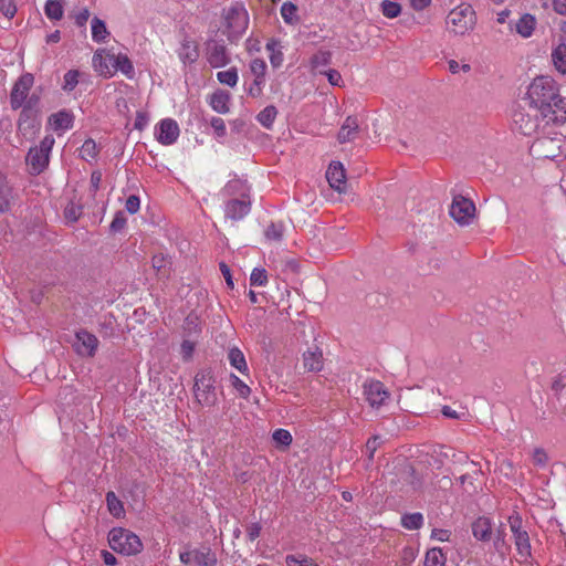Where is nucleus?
I'll return each instance as SVG.
<instances>
[{
	"label": "nucleus",
	"mask_w": 566,
	"mask_h": 566,
	"mask_svg": "<svg viewBox=\"0 0 566 566\" xmlns=\"http://www.w3.org/2000/svg\"><path fill=\"white\" fill-rule=\"evenodd\" d=\"M525 103L538 108L542 120L547 124H563L566 120V101L560 97L558 85L546 75L535 77L530 84Z\"/></svg>",
	"instance_id": "f257e3e1"
},
{
	"label": "nucleus",
	"mask_w": 566,
	"mask_h": 566,
	"mask_svg": "<svg viewBox=\"0 0 566 566\" xmlns=\"http://www.w3.org/2000/svg\"><path fill=\"white\" fill-rule=\"evenodd\" d=\"M386 481L391 485V492L411 493L420 490L421 479L417 469L406 459H399L391 471L386 474Z\"/></svg>",
	"instance_id": "f03ea898"
},
{
	"label": "nucleus",
	"mask_w": 566,
	"mask_h": 566,
	"mask_svg": "<svg viewBox=\"0 0 566 566\" xmlns=\"http://www.w3.org/2000/svg\"><path fill=\"white\" fill-rule=\"evenodd\" d=\"M108 544L114 552L126 556L137 555L143 551L140 538L135 533L122 527H114L109 531Z\"/></svg>",
	"instance_id": "7ed1b4c3"
},
{
	"label": "nucleus",
	"mask_w": 566,
	"mask_h": 566,
	"mask_svg": "<svg viewBox=\"0 0 566 566\" xmlns=\"http://www.w3.org/2000/svg\"><path fill=\"white\" fill-rule=\"evenodd\" d=\"M223 19L231 42L239 40L248 29L249 15L242 3L237 2L224 8Z\"/></svg>",
	"instance_id": "20e7f679"
},
{
	"label": "nucleus",
	"mask_w": 566,
	"mask_h": 566,
	"mask_svg": "<svg viewBox=\"0 0 566 566\" xmlns=\"http://www.w3.org/2000/svg\"><path fill=\"white\" fill-rule=\"evenodd\" d=\"M446 23L454 34L464 35L474 29L476 15L470 4L461 3L449 12Z\"/></svg>",
	"instance_id": "39448f33"
},
{
	"label": "nucleus",
	"mask_w": 566,
	"mask_h": 566,
	"mask_svg": "<svg viewBox=\"0 0 566 566\" xmlns=\"http://www.w3.org/2000/svg\"><path fill=\"white\" fill-rule=\"evenodd\" d=\"M514 129L525 136L537 132L542 120L541 112L534 106L524 103L520 104L512 114Z\"/></svg>",
	"instance_id": "423d86ee"
},
{
	"label": "nucleus",
	"mask_w": 566,
	"mask_h": 566,
	"mask_svg": "<svg viewBox=\"0 0 566 566\" xmlns=\"http://www.w3.org/2000/svg\"><path fill=\"white\" fill-rule=\"evenodd\" d=\"M216 379L210 370H201L195 377L193 392L201 406L213 407L218 402Z\"/></svg>",
	"instance_id": "0eeeda50"
},
{
	"label": "nucleus",
	"mask_w": 566,
	"mask_h": 566,
	"mask_svg": "<svg viewBox=\"0 0 566 566\" xmlns=\"http://www.w3.org/2000/svg\"><path fill=\"white\" fill-rule=\"evenodd\" d=\"M53 145L54 138L48 135L41 140L40 146L30 148L25 161L32 175H39L48 167Z\"/></svg>",
	"instance_id": "6e6552de"
},
{
	"label": "nucleus",
	"mask_w": 566,
	"mask_h": 566,
	"mask_svg": "<svg viewBox=\"0 0 566 566\" xmlns=\"http://www.w3.org/2000/svg\"><path fill=\"white\" fill-rule=\"evenodd\" d=\"M443 455L447 459H450L453 465H463L467 468V471H472V473L478 474L479 471V464L474 461H471L467 453L462 451H453L449 449L446 452H437L434 451L432 454H427L426 462L432 467V469H440L442 465V461L439 459V457Z\"/></svg>",
	"instance_id": "1a4fd4ad"
},
{
	"label": "nucleus",
	"mask_w": 566,
	"mask_h": 566,
	"mask_svg": "<svg viewBox=\"0 0 566 566\" xmlns=\"http://www.w3.org/2000/svg\"><path fill=\"white\" fill-rule=\"evenodd\" d=\"M510 530L513 534L514 544L518 554L523 557L531 556V541L527 531L523 527L521 515L514 511L507 518Z\"/></svg>",
	"instance_id": "9d476101"
},
{
	"label": "nucleus",
	"mask_w": 566,
	"mask_h": 566,
	"mask_svg": "<svg viewBox=\"0 0 566 566\" xmlns=\"http://www.w3.org/2000/svg\"><path fill=\"white\" fill-rule=\"evenodd\" d=\"M475 205L472 200L458 195L450 206V216L460 226H469L475 216Z\"/></svg>",
	"instance_id": "9b49d317"
},
{
	"label": "nucleus",
	"mask_w": 566,
	"mask_h": 566,
	"mask_svg": "<svg viewBox=\"0 0 566 566\" xmlns=\"http://www.w3.org/2000/svg\"><path fill=\"white\" fill-rule=\"evenodd\" d=\"M38 102L39 97L32 94L31 96H28L25 103L22 106L23 108L18 120V129L23 135H27L28 133H34L40 127V123L36 120L33 113V108L36 106Z\"/></svg>",
	"instance_id": "f8f14e48"
},
{
	"label": "nucleus",
	"mask_w": 566,
	"mask_h": 566,
	"mask_svg": "<svg viewBox=\"0 0 566 566\" xmlns=\"http://www.w3.org/2000/svg\"><path fill=\"white\" fill-rule=\"evenodd\" d=\"M33 84L34 76L31 73H24L15 81L10 93V105L12 109H19L23 106Z\"/></svg>",
	"instance_id": "ddd939ff"
},
{
	"label": "nucleus",
	"mask_w": 566,
	"mask_h": 566,
	"mask_svg": "<svg viewBox=\"0 0 566 566\" xmlns=\"http://www.w3.org/2000/svg\"><path fill=\"white\" fill-rule=\"evenodd\" d=\"M180 562L193 566H216L217 556L209 547L195 548L180 553Z\"/></svg>",
	"instance_id": "4468645a"
},
{
	"label": "nucleus",
	"mask_w": 566,
	"mask_h": 566,
	"mask_svg": "<svg viewBox=\"0 0 566 566\" xmlns=\"http://www.w3.org/2000/svg\"><path fill=\"white\" fill-rule=\"evenodd\" d=\"M484 484L483 474L481 468H479L478 474L472 471H465L461 474L455 483L454 492H461L467 495H475L482 491Z\"/></svg>",
	"instance_id": "2eb2a0df"
},
{
	"label": "nucleus",
	"mask_w": 566,
	"mask_h": 566,
	"mask_svg": "<svg viewBox=\"0 0 566 566\" xmlns=\"http://www.w3.org/2000/svg\"><path fill=\"white\" fill-rule=\"evenodd\" d=\"M366 401L371 408H379L389 399L390 394L379 380H367L363 386Z\"/></svg>",
	"instance_id": "dca6fc26"
},
{
	"label": "nucleus",
	"mask_w": 566,
	"mask_h": 566,
	"mask_svg": "<svg viewBox=\"0 0 566 566\" xmlns=\"http://www.w3.org/2000/svg\"><path fill=\"white\" fill-rule=\"evenodd\" d=\"M98 344L99 342L94 334L81 329L75 334L73 347L80 356L93 357L97 350Z\"/></svg>",
	"instance_id": "f3484780"
},
{
	"label": "nucleus",
	"mask_w": 566,
	"mask_h": 566,
	"mask_svg": "<svg viewBox=\"0 0 566 566\" xmlns=\"http://www.w3.org/2000/svg\"><path fill=\"white\" fill-rule=\"evenodd\" d=\"M251 210L250 197L230 198L224 205V216L228 219L238 221L243 219Z\"/></svg>",
	"instance_id": "a211bd4d"
},
{
	"label": "nucleus",
	"mask_w": 566,
	"mask_h": 566,
	"mask_svg": "<svg viewBox=\"0 0 566 566\" xmlns=\"http://www.w3.org/2000/svg\"><path fill=\"white\" fill-rule=\"evenodd\" d=\"M179 126L171 118L163 119L156 130L157 140L163 145H172L179 137Z\"/></svg>",
	"instance_id": "6ab92c4d"
},
{
	"label": "nucleus",
	"mask_w": 566,
	"mask_h": 566,
	"mask_svg": "<svg viewBox=\"0 0 566 566\" xmlns=\"http://www.w3.org/2000/svg\"><path fill=\"white\" fill-rule=\"evenodd\" d=\"M207 60L214 69L226 66L230 62L226 46L216 41L208 44Z\"/></svg>",
	"instance_id": "aec40b11"
},
{
	"label": "nucleus",
	"mask_w": 566,
	"mask_h": 566,
	"mask_svg": "<svg viewBox=\"0 0 566 566\" xmlns=\"http://www.w3.org/2000/svg\"><path fill=\"white\" fill-rule=\"evenodd\" d=\"M326 179L329 186L338 192H344L346 188V174L343 165L334 161L326 171Z\"/></svg>",
	"instance_id": "412c9836"
},
{
	"label": "nucleus",
	"mask_w": 566,
	"mask_h": 566,
	"mask_svg": "<svg viewBox=\"0 0 566 566\" xmlns=\"http://www.w3.org/2000/svg\"><path fill=\"white\" fill-rule=\"evenodd\" d=\"M472 535L476 541L490 542L493 534L492 518L489 516H479L472 524Z\"/></svg>",
	"instance_id": "4be33fe9"
},
{
	"label": "nucleus",
	"mask_w": 566,
	"mask_h": 566,
	"mask_svg": "<svg viewBox=\"0 0 566 566\" xmlns=\"http://www.w3.org/2000/svg\"><path fill=\"white\" fill-rule=\"evenodd\" d=\"M558 140L553 138H539L534 142L531 150L539 157L544 158H555L559 154V145H557Z\"/></svg>",
	"instance_id": "5701e85b"
},
{
	"label": "nucleus",
	"mask_w": 566,
	"mask_h": 566,
	"mask_svg": "<svg viewBox=\"0 0 566 566\" xmlns=\"http://www.w3.org/2000/svg\"><path fill=\"white\" fill-rule=\"evenodd\" d=\"M359 130V124L357 117L348 116L339 128L337 139L340 144H345L354 140Z\"/></svg>",
	"instance_id": "b1692460"
},
{
	"label": "nucleus",
	"mask_w": 566,
	"mask_h": 566,
	"mask_svg": "<svg viewBox=\"0 0 566 566\" xmlns=\"http://www.w3.org/2000/svg\"><path fill=\"white\" fill-rule=\"evenodd\" d=\"M108 62L112 64L113 67V74L116 71H120L123 74H125L128 78H133L135 71L133 63L125 54H108Z\"/></svg>",
	"instance_id": "393cba45"
},
{
	"label": "nucleus",
	"mask_w": 566,
	"mask_h": 566,
	"mask_svg": "<svg viewBox=\"0 0 566 566\" xmlns=\"http://www.w3.org/2000/svg\"><path fill=\"white\" fill-rule=\"evenodd\" d=\"M221 193L224 197H229V199L250 197L249 187L245 184V181L241 179L229 180L227 185L223 187Z\"/></svg>",
	"instance_id": "a878e982"
},
{
	"label": "nucleus",
	"mask_w": 566,
	"mask_h": 566,
	"mask_svg": "<svg viewBox=\"0 0 566 566\" xmlns=\"http://www.w3.org/2000/svg\"><path fill=\"white\" fill-rule=\"evenodd\" d=\"M303 366L307 371H319L323 368V354L317 347L310 348L303 354Z\"/></svg>",
	"instance_id": "bb28decb"
},
{
	"label": "nucleus",
	"mask_w": 566,
	"mask_h": 566,
	"mask_svg": "<svg viewBox=\"0 0 566 566\" xmlns=\"http://www.w3.org/2000/svg\"><path fill=\"white\" fill-rule=\"evenodd\" d=\"M536 19L533 14L524 13L516 21L515 31L524 39L531 38L536 28Z\"/></svg>",
	"instance_id": "cd10ccee"
},
{
	"label": "nucleus",
	"mask_w": 566,
	"mask_h": 566,
	"mask_svg": "<svg viewBox=\"0 0 566 566\" xmlns=\"http://www.w3.org/2000/svg\"><path fill=\"white\" fill-rule=\"evenodd\" d=\"M49 123L55 132H64L72 127L73 115L67 111H60L50 116Z\"/></svg>",
	"instance_id": "c85d7f7f"
},
{
	"label": "nucleus",
	"mask_w": 566,
	"mask_h": 566,
	"mask_svg": "<svg viewBox=\"0 0 566 566\" xmlns=\"http://www.w3.org/2000/svg\"><path fill=\"white\" fill-rule=\"evenodd\" d=\"M104 51H96L93 55V66L94 70L104 77H111L113 76V67L112 64L108 62V54L103 55Z\"/></svg>",
	"instance_id": "c756f323"
},
{
	"label": "nucleus",
	"mask_w": 566,
	"mask_h": 566,
	"mask_svg": "<svg viewBox=\"0 0 566 566\" xmlns=\"http://www.w3.org/2000/svg\"><path fill=\"white\" fill-rule=\"evenodd\" d=\"M230 94L226 91H217L210 97V106L213 111L219 114H227L230 111L229 107Z\"/></svg>",
	"instance_id": "7c9ffc66"
},
{
	"label": "nucleus",
	"mask_w": 566,
	"mask_h": 566,
	"mask_svg": "<svg viewBox=\"0 0 566 566\" xmlns=\"http://www.w3.org/2000/svg\"><path fill=\"white\" fill-rule=\"evenodd\" d=\"M12 198V188L7 177L0 172V212L9 211Z\"/></svg>",
	"instance_id": "2f4dec72"
},
{
	"label": "nucleus",
	"mask_w": 566,
	"mask_h": 566,
	"mask_svg": "<svg viewBox=\"0 0 566 566\" xmlns=\"http://www.w3.org/2000/svg\"><path fill=\"white\" fill-rule=\"evenodd\" d=\"M228 359L230 361V365L238 369L241 374H248L249 368L247 365L245 357L238 347H232L229 349Z\"/></svg>",
	"instance_id": "473e14b6"
},
{
	"label": "nucleus",
	"mask_w": 566,
	"mask_h": 566,
	"mask_svg": "<svg viewBox=\"0 0 566 566\" xmlns=\"http://www.w3.org/2000/svg\"><path fill=\"white\" fill-rule=\"evenodd\" d=\"M554 67L560 74H566V44L559 43L552 52Z\"/></svg>",
	"instance_id": "72a5a7b5"
},
{
	"label": "nucleus",
	"mask_w": 566,
	"mask_h": 566,
	"mask_svg": "<svg viewBox=\"0 0 566 566\" xmlns=\"http://www.w3.org/2000/svg\"><path fill=\"white\" fill-rule=\"evenodd\" d=\"M91 29H92V39L97 43L105 42L106 39L109 36V32L106 28L105 22L97 17H94L92 19Z\"/></svg>",
	"instance_id": "f704fd0d"
},
{
	"label": "nucleus",
	"mask_w": 566,
	"mask_h": 566,
	"mask_svg": "<svg viewBox=\"0 0 566 566\" xmlns=\"http://www.w3.org/2000/svg\"><path fill=\"white\" fill-rule=\"evenodd\" d=\"M178 55L184 63L195 62L199 56L197 45L193 42L182 43Z\"/></svg>",
	"instance_id": "c9c22d12"
},
{
	"label": "nucleus",
	"mask_w": 566,
	"mask_h": 566,
	"mask_svg": "<svg viewBox=\"0 0 566 566\" xmlns=\"http://www.w3.org/2000/svg\"><path fill=\"white\" fill-rule=\"evenodd\" d=\"M447 556L441 548H431L427 552L424 566H446Z\"/></svg>",
	"instance_id": "e433bc0d"
},
{
	"label": "nucleus",
	"mask_w": 566,
	"mask_h": 566,
	"mask_svg": "<svg viewBox=\"0 0 566 566\" xmlns=\"http://www.w3.org/2000/svg\"><path fill=\"white\" fill-rule=\"evenodd\" d=\"M277 115V109L273 105L266 106L258 116V122L265 128H271Z\"/></svg>",
	"instance_id": "4c0bfd02"
},
{
	"label": "nucleus",
	"mask_w": 566,
	"mask_h": 566,
	"mask_svg": "<svg viewBox=\"0 0 566 566\" xmlns=\"http://www.w3.org/2000/svg\"><path fill=\"white\" fill-rule=\"evenodd\" d=\"M45 14L51 20H61L63 17L62 0H48L44 8Z\"/></svg>",
	"instance_id": "58836bf2"
},
{
	"label": "nucleus",
	"mask_w": 566,
	"mask_h": 566,
	"mask_svg": "<svg viewBox=\"0 0 566 566\" xmlns=\"http://www.w3.org/2000/svg\"><path fill=\"white\" fill-rule=\"evenodd\" d=\"M83 213V206L71 200L64 209V218L67 222H76Z\"/></svg>",
	"instance_id": "ea45409f"
},
{
	"label": "nucleus",
	"mask_w": 566,
	"mask_h": 566,
	"mask_svg": "<svg viewBox=\"0 0 566 566\" xmlns=\"http://www.w3.org/2000/svg\"><path fill=\"white\" fill-rule=\"evenodd\" d=\"M423 524L421 513H409L401 517V525L407 530H419Z\"/></svg>",
	"instance_id": "a19ab883"
},
{
	"label": "nucleus",
	"mask_w": 566,
	"mask_h": 566,
	"mask_svg": "<svg viewBox=\"0 0 566 566\" xmlns=\"http://www.w3.org/2000/svg\"><path fill=\"white\" fill-rule=\"evenodd\" d=\"M217 78L221 84L234 87L239 80L238 70L235 67H230L226 71H220L217 73Z\"/></svg>",
	"instance_id": "79ce46f5"
},
{
	"label": "nucleus",
	"mask_w": 566,
	"mask_h": 566,
	"mask_svg": "<svg viewBox=\"0 0 566 566\" xmlns=\"http://www.w3.org/2000/svg\"><path fill=\"white\" fill-rule=\"evenodd\" d=\"M277 45L279 43L275 40H270L266 43V50L270 51V62L274 69L280 67L283 63V53L276 49Z\"/></svg>",
	"instance_id": "37998d69"
},
{
	"label": "nucleus",
	"mask_w": 566,
	"mask_h": 566,
	"mask_svg": "<svg viewBox=\"0 0 566 566\" xmlns=\"http://www.w3.org/2000/svg\"><path fill=\"white\" fill-rule=\"evenodd\" d=\"M332 60V53L328 51H319L312 57V67L319 73V70H325L329 65Z\"/></svg>",
	"instance_id": "c03bdc74"
},
{
	"label": "nucleus",
	"mask_w": 566,
	"mask_h": 566,
	"mask_svg": "<svg viewBox=\"0 0 566 566\" xmlns=\"http://www.w3.org/2000/svg\"><path fill=\"white\" fill-rule=\"evenodd\" d=\"M97 154V145L93 139H86L80 149L81 158L86 161L95 159Z\"/></svg>",
	"instance_id": "a18cd8bd"
},
{
	"label": "nucleus",
	"mask_w": 566,
	"mask_h": 566,
	"mask_svg": "<svg viewBox=\"0 0 566 566\" xmlns=\"http://www.w3.org/2000/svg\"><path fill=\"white\" fill-rule=\"evenodd\" d=\"M250 72L254 76V80L265 81L266 63L262 59H253L250 62Z\"/></svg>",
	"instance_id": "49530a36"
},
{
	"label": "nucleus",
	"mask_w": 566,
	"mask_h": 566,
	"mask_svg": "<svg viewBox=\"0 0 566 566\" xmlns=\"http://www.w3.org/2000/svg\"><path fill=\"white\" fill-rule=\"evenodd\" d=\"M381 13L388 19H395L401 13V6L398 2L385 0L380 4Z\"/></svg>",
	"instance_id": "de8ad7c7"
},
{
	"label": "nucleus",
	"mask_w": 566,
	"mask_h": 566,
	"mask_svg": "<svg viewBox=\"0 0 566 566\" xmlns=\"http://www.w3.org/2000/svg\"><path fill=\"white\" fill-rule=\"evenodd\" d=\"M230 384L241 398L247 399L250 396V394H251L250 387L243 380H241L237 375H234V374L230 375Z\"/></svg>",
	"instance_id": "09e8293b"
},
{
	"label": "nucleus",
	"mask_w": 566,
	"mask_h": 566,
	"mask_svg": "<svg viewBox=\"0 0 566 566\" xmlns=\"http://www.w3.org/2000/svg\"><path fill=\"white\" fill-rule=\"evenodd\" d=\"M296 11L297 7L292 2H284L281 7V15L289 24L297 22Z\"/></svg>",
	"instance_id": "8fccbe9b"
},
{
	"label": "nucleus",
	"mask_w": 566,
	"mask_h": 566,
	"mask_svg": "<svg viewBox=\"0 0 566 566\" xmlns=\"http://www.w3.org/2000/svg\"><path fill=\"white\" fill-rule=\"evenodd\" d=\"M268 283V274L264 269L255 268L250 275L252 286H264Z\"/></svg>",
	"instance_id": "3c124183"
},
{
	"label": "nucleus",
	"mask_w": 566,
	"mask_h": 566,
	"mask_svg": "<svg viewBox=\"0 0 566 566\" xmlns=\"http://www.w3.org/2000/svg\"><path fill=\"white\" fill-rule=\"evenodd\" d=\"M109 513L114 517H122L125 514L124 505L119 497H106Z\"/></svg>",
	"instance_id": "603ef678"
},
{
	"label": "nucleus",
	"mask_w": 566,
	"mask_h": 566,
	"mask_svg": "<svg viewBox=\"0 0 566 566\" xmlns=\"http://www.w3.org/2000/svg\"><path fill=\"white\" fill-rule=\"evenodd\" d=\"M455 485L453 484L452 480L448 475H442L441 478L437 476V481L434 482V492H448L452 491L454 492Z\"/></svg>",
	"instance_id": "864d4df0"
},
{
	"label": "nucleus",
	"mask_w": 566,
	"mask_h": 566,
	"mask_svg": "<svg viewBox=\"0 0 566 566\" xmlns=\"http://www.w3.org/2000/svg\"><path fill=\"white\" fill-rule=\"evenodd\" d=\"M273 440L277 446L289 447L292 443V434L285 429H276L273 432Z\"/></svg>",
	"instance_id": "5fc2aeb1"
},
{
	"label": "nucleus",
	"mask_w": 566,
	"mask_h": 566,
	"mask_svg": "<svg viewBox=\"0 0 566 566\" xmlns=\"http://www.w3.org/2000/svg\"><path fill=\"white\" fill-rule=\"evenodd\" d=\"M80 73L76 70H70L64 74L63 90L71 92L78 83Z\"/></svg>",
	"instance_id": "6e6d98bb"
},
{
	"label": "nucleus",
	"mask_w": 566,
	"mask_h": 566,
	"mask_svg": "<svg viewBox=\"0 0 566 566\" xmlns=\"http://www.w3.org/2000/svg\"><path fill=\"white\" fill-rule=\"evenodd\" d=\"M532 460H533L534 465L544 468L548 462V455L543 448H536L533 451Z\"/></svg>",
	"instance_id": "4d7b16f0"
},
{
	"label": "nucleus",
	"mask_w": 566,
	"mask_h": 566,
	"mask_svg": "<svg viewBox=\"0 0 566 566\" xmlns=\"http://www.w3.org/2000/svg\"><path fill=\"white\" fill-rule=\"evenodd\" d=\"M282 235H283L282 224L271 223L265 230V237L269 240L279 241V240H281Z\"/></svg>",
	"instance_id": "13d9d810"
},
{
	"label": "nucleus",
	"mask_w": 566,
	"mask_h": 566,
	"mask_svg": "<svg viewBox=\"0 0 566 566\" xmlns=\"http://www.w3.org/2000/svg\"><path fill=\"white\" fill-rule=\"evenodd\" d=\"M0 11L4 17L11 19L17 12V7L13 0H0Z\"/></svg>",
	"instance_id": "bf43d9fd"
},
{
	"label": "nucleus",
	"mask_w": 566,
	"mask_h": 566,
	"mask_svg": "<svg viewBox=\"0 0 566 566\" xmlns=\"http://www.w3.org/2000/svg\"><path fill=\"white\" fill-rule=\"evenodd\" d=\"M379 446H380V437H378V436H374L367 440L365 450H366V453H367L369 460H373L374 454Z\"/></svg>",
	"instance_id": "052dcab7"
},
{
	"label": "nucleus",
	"mask_w": 566,
	"mask_h": 566,
	"mask_svg": "<svg viewBox=\"0 0 566 566\" xmlns=\"http://www.w3.org/2000/svg\"><path fill=\"white\" fill-rule=\"evenodd\" d=\"M287 566H317L315 564H310V560L306 557L287 555L285 558Z\"/></svg>",
	"instance_id": "680f3d73"
},
{
	"label": "nucleus",
	"mask_w": 566,
	"mask_h": 566,
	"mask_svg": "<svg viewBox=\"0 0 566 566\" xmlns=\"http://www.w3.org/2000/svg\"><path fill=\"white\" fill-rule=\"evenodd\" d=\"M210 125L218 137H223L227 133L224 120L220 117H212Z\"/></svg>",
	"instance_id": "e2e57ef3"
},
{
	"label": "nucleus",
	"mask_w": 566,
	"mask_h": 566,
	"mask_svg": "<svg viewBox=\"0 0 566 566\" xmlns=\"http://www.w3.org/2000/svg\"><path fill=\"white\" fill-rule=\"evenodd\" d=\"M140 207V199L138 196L132 195L126 199L125 208L129 213H136Z\"/></svg>",
	"instance_id": "0e129e2a"
},
{
	"label": "nucleus",
	"mask_w": 566,
	"mask_h": 566,
	"mask_svg": "<svg viewBox=\"0 0 566 566\" xmlns=\"http://www.w3.org/2000/svg\"><path fill=\"white\" fill-rule=\"evenodd\" d=\"M319 73L325 74L332 85H339L342 82V75L336 70H319Z\"/></svg>",
	"instance_id": "69168bd1"
},
{
	"label": "nucleus",
	"mask_w": 566,
	"mask_h": 566,
	"mask_svg": "<svg viewBox=\"0 0 566 566\" xmlns=\"http://www.w3.org/2000/svg\"><path fill=\"white\" fill-rule=\"evenodd\" d=\"M168 263L169 261L164 254H156L151 259V265L157 272L164 270Z\"/></svg>",
	"instance_id": "338daca9"
},
{
	"label": "nucleus",
	"mask_w": 566,
	"mask_h": 566,
	"mask_svg": "<svg viewBox=\"0 0 566 566\" xmlns=\"http://www.w3.org/2000/svg\"><path fill=\"white\" fill-rule=\"evenodd\" d=\"M265 81L254 80L248 90V94L252 97H259L262 94V87Z\"/></svg>",
	"instance_id": "774afa93"
}]
</instances>
